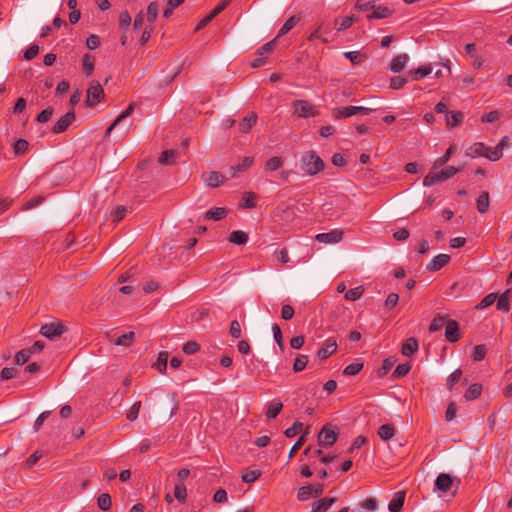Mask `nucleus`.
Masks as SVG:
<instances>
[{
	"label": "nucleus",
	"mask_w": 512,
	"mask_h": 512,
	"mask_svg": "<svg viewBox=\"0 0 512 512\" xmlns=\"http://www.w3.org/2000/svg\"><path fill=\"white\" fill-rule=\"evenodd\" d=\"M509 138L507 136L503 137L500 142L494 147V151L492 152V157H490V161H497L503 155V149L507 145Z\"/></svg>",
	"instance_id": "58836bf2"
},
{
	"label": "nucleus",
	"mask_w": 512,
	"mask_h": 512,
	"mask_svg": "<svg viewBox=\"0 0 512 512\" xmlns=\"http://www.w3.org/2000/svg\"><path fill=\"white\" fill-rule=\"evenodd\" d=\"M75 113L73 110L68 111L65 115H63L53 126L52 132L55 134H60L65 132L68 127L74 122Z\"/></svg>",
	"instance_id": "6e6552de"
},
{
	"label": "nucleus",
	"mask_w": 512,
	"mask_h": 512,
	"mask_svg": "<svg viewBox=\"0 0 512 512\" xmlns=\"http://www.w3.org/2000/svg\"><path fill=\"white\" fill-rule=\"evenodd\" d=\"M14 153L16 155H23L24 153L27 152L28 148H29V142L25 139H18L15 143H14Z\"/></svg>",
	"instance_id": "6e6d98bb"
},
{
	"label": "nucleus",
	"mask_w": 512,
	"mask_h": 512,
	"mask_svg": "<svg viewBox=\"0 0 512 512\" xmlns=\"http://www.w3.org/2000/svg\"><path fill=\"white\" fill-rule=\"evenodd\" d=\"M450 261L448 254H439L435 256L430 263L427 264L426 269L428 271H438L446 266Z\"/></svg>",
	"instance_id": "2eb2a0df"
},
{
	"label": "nucleus",
	"mask_w": 512,
	"mask_h": 512,
	"mask_svg": "<svg viewBox=\"0 0 512 512\" xmlns=\"http://www.w3.org/2000/svg\"><path fill=\"white\" fill-rule=\"evenodd\" d=\"M174 497L180 502L185 503L187 499V489L181 482L177 483L174 487Z\"/></svg>",
	"instance_id": "c03bdc74"
},
{
	"label": "nucleus",
	"mask_w": 512,
	"mask_h": 512,
	"mask_svg": "<svg viewBox=\"0 0 512 512\" xmlns=\"http://www.w3.org/2000/svg\"><path fill=\"white\" fill-rule=\"evenodd\" d=\"M392 14H393V10H391L389 7L382 6V5H378V6L375 5L373 8V11L367 15V18L369 20L384 19V18L390 17Z\"/></svg>",
	"instance_id": "f3484780"
},
{
	"label": "nucleus",
	"mask_w": 512,
	"mask_h": 512,
	"mask_svg": "<svg viewBox=\"0 0 512 512\" xmlns=\"http://www.w3.org/2000/svg\"><path fill=\"white\" fill-rule=\"evenodd\" d=\"M228 241L235 245H245L248 242V235L244 231L234 230L229 234Z\"/></svg>",
	"instance_id": "b1692460"
},
{
	"label": "nucleus",
	"mask_w": 512,
	"mask_h": 512,
	"mask_svg": "<svg viewBox=\"0 0 512 512\" xmlns=\"http://www.w3.org/2000/svg\"><path fill=\"white\" fill-rule=\"evenodd\" d=\"M405 491H399L394 494L392 500L389 503L388 509L390 512H400L405 501Z\"/></svg>",
	"instance_id": "6ab92c4d"
},
{
	"label": "nucleus",
	"mask_w": 512,
	"mask_h": 512,
	"mask_svg": "<svg viewBox=\"0 0 512 512\" xmlns=\"http://www.w3.org/2000/svg\"><path fill=\"white\" fill-rule=\"evenodd\" d=\"M131 16L127 10L122 11L119 15V28L125 30L131 24Z\"/></svg>",
	"instance_id": "774afa93"
},
{
	"label": "nucleus",
	"mask_w": 512,
	"mask_h": 512,
	"mask_svg": "<svg viewBox=\"0 0 512 512\" xmlns=\"http://www.w3.org/2000/svg\"><path fill=\"white\" fill-rule=\"evenodd\" d=\"M461 171V168H456L454 166H446L441 171L437 173H429L424 177L423 185L424 186H432L436 183L445 181L455 174Z\"/></svg>",
	"instance_id": "f03ea898"
},
{
	"label": "nucleus",
	"mask_w": 512,
	"mask_h": 512,
	"mask_svg": "<svg viewBox=\"0 0 512 512\" xmlns=\"http://www.w3.org/2000/svg\"><path fill=\"white\" fill-rule=\"evenodd\" d=\"M407 83L408 79L406 77L395 76L390 79V88L393 90H398L401 89Z\"/></svg>",
	"instance_id": "e2e57ef3"
},
{
	"label": "nucleus",
	"mask_w": 512,
	"mask_h": 512,
	"mask_svg": "<svg viewBox=\"0 0 512 512\" xmlns=\"http://www.w3.org/2000/svg\"><path fill=\"white\" fill-rule=\"evenodd\" d=\"M336 497H325L312 504V512H327L329 508L336 502Z\"/></svg>",
	"instance_id": "a211bd4d"
},
{
	"label": "nucleus",
	"mask_w": 512,
	"mask_h": 512,
	"mask_svg": "<svg viewBox=\"0 0 512 512\" xmlns=\"http://www.w3.org/2000/svg\"><path fill=\"white\" fill-rule=\"evenodd\" d=\"M18 373V369L13 367H4L1 370L0 378L2 381H7L14 378Z\"/></svg>",
	"instance_id": "0e129e2a"
},
{
	"label": "nucleus",
	"mask_w": 512,
	"mask_h": 512,
	"mask_svg": "<svg viewBox=\"0 0 512 512\" xmlns=\"http://www.w3.org/2000/svg\"><path fill=\"white\" fill-rule=\"evenodd\" d=\"M487 354V348L484 344L476 345L472 352V358L475 362L482 361Z\"/></svg>",
	"instance_id": "09e8293b"
},
{
	"label": "nucleus",
	"mask_w": 512,
	"mask_h": 512,
	"mask_svg": "<svg viewBox=\"0 0 512 512\" xmlns=\"http://www.w3.org/2000/svg\"><path fill=\"white\" fill-rule=\"evenodd\" d=\"M254 163L253 157L246 156L242 159V162L236 166H231L229 171L231 172V177L235 178L238 173L244 172L248 170Z\"/></svg>",
	"instance_id": "aec40b11"
},
{
	"label": "nucleus",
	"mask_w": 512,
	"mask_h": 512,
	"mask_svg": "<svg viewBox=\"0 0 512 512\" xmlns=\"http://www.w3.org/2000/svg\"><path fill=\"white\" fill-rule=\"evenodd\" d=\"M67 331V328L60 322H52L45 324L41 327L40 333L44 337L55 340L62 336Z\"/></svg>",
	"instance_id": "39448f33"
},
{
	"label": "nucleus",
	"mask_w": 512,
	"mask_h": 512,
	"mask_svg": "<svg viewBox=\"0 0 512 512\" xmlns=\"http://www.w3.org/2000/svg\"><path fill=\"white\" fill-rule=\"evenodd\" d=\"M356 21V17L354 15L345 16L343 18L336 19L334 23V27L337 32L347 30L352 26V24Z\"/></svg>",
	"instance_id": "a878e982"
},
{
	"label": "nucleus",
	"mask_w": 512,
	"mask_h": 512,
	"mask_svg": "<svg viewBox=\"0 0 512 512\" xmlns=\"http://www.w3.org/2000/svg\"><path fill=\"white\" fill-rule=\"evenodd\" d=\"M326 167L325 162L314 150L306 151L300 158L299 168L308 176H315Z\"/></svg>",
	"instance_id": "f257e3e1"
},
{
	"label": "nucleus",
	"mask_w": 512,
	"mask_h": 512,
	"mask_svg": "<svg viewBox=\"0 0 512 512\" xmlns=\"http://www.w3.org/2000/svg\"><path fill=\"white\" fill-rule=\"evenodd\" d=\"M227 209L224 207H215L206 211L204 218L206 220L219 221L227 216Z\"/></svg>",
	"instance_id": "4be33fe9"
},
{
	"label": "nucleus",
	"mask_w": 512,
	"mask_h": 512,
	"mask_svg": "<svg viewBox=\"0 0 512 512\" xmlns=\"http://www.w3.org/2000/svg\"><path fill=\"white\" fill-rule=\"evenodd\" d=\"M134 107H135V104L134 103H130L126 109L121 112L117 118L110 124V126L107 128L106 132H105V136L107 137L111 131L118 125H120L122 122H124L128 117L131 116V114L133 113L134 111Z\"/></svg>",
	"instance_id": "ddd939ff"
},
{
	"label": "nucleus",
	"mask_w": 512,
	"mask_h": 512,
	"mask_svg": "<svg viewBox=\"0 0 512 512\" xmlns=\"http://www.w3.org/2000/svg\"><path fill=\"white\" fill-rule=\"evenodd\" d=\"M177 156H178V152L176 150H173V149L165 150L162 152L158 161L162 165H171L172 163H174Z\"/></svg>",
	"instance_id": "72a5a7b5"
},
{
	"label": "nucleus",
	"mask_w": 512,
	"mask_h": 512,
	"mask_svg": "<svg viewBox=\"0 0 512 512\" xmlns=\"http://www.w3.org/2000/svg\"><path fill=\"white\" fill-rule=\"evenodd\" d=\"M205 184L210 188H216L224 184L227 178L220 172L211 171L202 175Z\"/></svg>",
	"instance_id": "9d476101"
},
{
	"label": "nucleus",
	"mask_w": 512,
	"mask_h": 512,
	"mask_svg": "<svg viewBox=\"0 0 512 512\" xmlns=\"http://www.w3.org/2000/svg\"><path fill=\"white\" fill-rule=\"evenodd\" d=\"M97 505L100 510L108 511L111 508V497L108 493H102L97 499Z\"/></svg>",
	"instance_id": "de8ad7c7"
},
{
	"label": "nucleus",
	"mask_w": 512,
	"mask_h": 512,
	"mask_svg": "<svg viewBox=\"0 0 512 512\" xmlns=\"http://www.w3.org/2000/svg\"><path fill=\"white\" fill-rule=\"evenodd\" d=\"M272 331H273L274 339H275L277 345L279 346L280 350L283 351L284 350V341H283V335H282L280 326L276 323L273 324Z\"/></svg>",
	"instance_id": "052dcab7"
},
{
	"label": "nucleus",
	"mask_w": 512,
	"mask_h": 512,
	"mask_svg": "<svg viewBox=\"0 0 512 512\" xmlns=\"http://www.w3.org/2000/svg\"><path fill=\"white\" fill-rule=\"evenodd\" d=\"M510 293L511 290L504 291L498 298L496 308L503 312L510 310Z\"/></svg>",
	"instance_id": "bb28decb"
},
{
	"label": "nucleus",
	"mask_w": 512,
	"mask_h": 512,
	"mask_svg": "<svg viewBox=\"0 0 512 512\" xmlns=\"http://www.w3.org/2000/svg\"><path fill=\"white\" fill-rule=\"evenodd\" d=\"M53 113H54L53 107L49 106V107L45 108L44 110H42L36 116V121L39 123H46L52 118Z\"/></svg>",
	"instance_id": "4d7b16f0"
},
{
	"label": "nucleus",
	"mask_w": 512,
	"mask_h": 512,
	"mask_svg": "<svg viewBox=\"0 0 512 512\" xmlns=\"http://www.w3.org/2000/svg\"><path fill=\"white\" fill-rule=\"evenodd\" d=\"M159 13V4L156 1L151 2L147 7V21L148 24L153 25Z\"/></svg>",
	"instance_id": "ea45409f"
},
{
	"label": "nucleus",
	"mask_w": 512,
	"mask_h": 512,
	"mask_svg": "<svg viewBox=\"0 0 512 512\" xmlns=\"http://www.w3.org/2000/svg\"><path fill=\"white\" fill-rule=\"evenodd\" d=\"M168 357H169V354L166 351H162L158 354V358H157L155 366H156L157 370L162 374H165L167 371Z\"/></svg>",
	"instance_id": "a19ab883"
},
{
	"label": "nucleus",
	"mask_w": 512,
	"mask_h": 512,
	"mask_svg": "<svg viewBox=\"0 0 512 512\" xmlns=\"http://www.w3.org/2000/svg\"><path fill=\"white\" fill-rule=\"evenodd\" d=\"M408 60L409 56L405 53L395 56L389 64L390 71L393 73L401 72L405 68Z\"/></svg>",
	"instance_id": "dca6fc26"
},
{
	"label": "nucleus",
	"mask_w": 512,
	"mask_h": 512,
	"mask_svg": "<svg viewBox=\"0 0 512 512\" xmlns=\"http://www.w3.org/2000/svg\"><path fill=\"white\" fill-rule=\"evenodd\" d=\"M30 357H31V355H30L29 351L26 348L22 349L16 353L15 363L17 365H23L30 359Z\"/></svg>",
	"instance_id": "338daca9"
},
{
	"label": "nucleus",
	"mask_w": 512,
	"mask_h": 512,
	"mask_svg": "<svg viewBox=\"0 0 512 512\" xmlns=\"http://www.w3.org/2000/svg\"><path fill=\"white\" fill-rule=\"evenodd\" d=\"M445 338L450 343H455L461 338L459 325L456 320L449 319L446 321Z\"/></svg>",
	"instance_id": "1a4fd4ad"
},
{
	"label": "nucleus",
	"mask_w": 512,
	"mask_h": 512,
	"mask_svg": "<svg viewBox=\"0 0 512 512\" xmlns=\"http://www.w3.org/2000/svg\"><path fill=\"white\" fill-rule=\"evenodd\" d=\"M105 96L104 89L98 81L93 80L86 92L85 103L87 107H95Z\"/></svg>",
	"instance_id": "20e7f679"
},
{
	"label": "nucleus",
	"mask_w": 512,
	"mask_h": 512,
	"mask_svg": "<svg viewBox=\"0 0 512 512\" xmlns=\"http://www.w3.org/2000/svg\"><path fill=\"white\" fill-rule=\"evenodd\" d=\"M419 348V344L416 338L410 337L404 341L401 348V353L404 356L413 355Z\"/></svg>",
	"instance_id": "412c9836"
},
{
	"label": "nucleus",
	"mask_w": 512,
	"mask_h": 512,
	"mask_svg": "<svg viewBox=\"0 0 512 512\" xmlns=\"http://www.w3.org/2000/svg\"><path fill=\"white\" fill-rule=\"evenodd\" d=\"M300 19V15H293L290 18H288L283 24V26L279 29L276 39L282 37L283 35L287 34L290 30H292L295 27V25L300 21Z\"/></svg>",
	"instance_id": "5701e85b"
},
{
	"label": "nucleus",
	"mask_w": 512,
	"mask_h": 512,
	"mask_svg": "<svg viewBox=\"0 0 512 512\" xmlns=\"http://www.w3.org/2000/svg\"><path fill=\"white\" fill-rule=\"evenodd\" d=\"M338 439V433L331 428L330 424H326L322 427L318 434V444L323 447H330Z\"/></svg>",
	"instance_id": "423d86ee"
},
{
	"label": "nucleus",
	"mask_w": 512,
	"mask_h": 512,
	"mask_svg": "<svg viewBox=\"0 0 512 512\" xmlns=\"http://www.w3.org/2000/svg\"><path fill=\"white\" fill-rule=\"evenodd\" d=\"M128 212V208L124 205L118 206L114 211L111 213V220L114 223L120 222L125 215Z\"/></svg>",
	"instance_id": "3c124183"
},
{
	"label": "nucleus",
	"mask_w": 512,
	"mask_h": 512,
	"mask_svg": "<svg viewBox=\"0 0 512 512\" xmlns=\"http://www.w3.org/2000/svg\"><path fill=\"white\" fill-rule=\"evenodd\" d=\"M257 195L254 192H245L242 195L241 208H254L256 206Z\"/></svg>",
	"instance_id": "4c0bfd02"
},
{
	"label": "nucleus",
	"mask_w": 512,
	"mask_h": 512,
	"mask_svg": "<svg viewBox=\"0 0 512 512\" xmlns=\"http://www.w3.org/2000/svg\"><path fill=\"white\" fill-rule=\"evenodd\" d=\"M261 476V471L258 469L247 471L242 475V481L245 483H253Z\"/></svg>",
	"instance_id": "680f3d73"
},
{
	"label": "nucleus",
	"mask_w": 512,
	"mask_h": 512,
	"mask_svg": "<svg viewBox=\"0 0 512 512\" xmlns=\"http://www.w3.org/2000/svg\"><path fill=\"white\" fill-rule=\"evenodd\" d=\"M308 364V356L300 354L296 357L294 364H293V371L294 372H300L303 371Z\"/></svg>",
	"instance_id": "8fccbe9b"
},
{
	"label": "nucleus",
	"mask_w": 512,
	"mask_h": 512,
	"mask_svg": "<svg viewBox=\"0 0 512 512\" xmlns=\"http://www.w3.org/2000/svg\"><path fill=\"white\" fill-rule=\"evenodd\" d=\"M257 118V114L254 112L246 116L239 124L240 131L242 133H248L251 130V128L256 124Z\"/></svg>",
	"instance_id": "393cba45"
},
{
	"label": "nucleus",
	"mask_w": 512,
	"mask_h": 512,
	"mask_svg": "<svg viewBox=\"0 0 512 512\" xmlns=\"http://www.w3.org/2000/svg\"><path fill=\"white\" fill-rule=\"evenodd\" d=\"M489 205H490L489 193L487 191L481 192L479 197L476 200L477 210L480 213H485L488 211Z\"/></svg>",
	"instance_id": "c756f323"
},
{
	"label": "nucleus",
	"mask_w": 512,
	"mask_h": 512,
	"mask_svg": "<svg viewBox=\"0 0 512 512\" xmlns=\"http://www.w3.org/2000/svg\"><path fill=\"white\" fill-rule=\"evenodd\" d=\"M464 115L460 111L449 112L446 116V124L449 127H456L463 121Z\"/></svg>",
	"instance_id": "473e14b6"
},
{
	"label": "nucleus",
	"mask_w": 512,
	"mask_h": 512,
	"mask_svg": "<svg viewBox=\"0 0 512 512\" xmlns=\"http://www.w3.org/2000/svg\"><path fill=\"white\" fill-rule=\"evenodd\" d=\"M355 110V106L337 107L333 110V117L335 119L348 118L356 115Z\"/></svg>",
	"instance_id": "c85d7f7f"
},
{
	"label": "nucleus",
	"mask_w": 512,
	"mask_h": 512,
	"mask_svg": "<svg viewBox=\"0 0 512 512\" xmlns=\"http://www.w3.org/2000/svg\"><path fill=\"white\" fill-rule=\"evenodd\" d=\"M377 433L382 440L388 441L394 436L395 428L391 424H384L378 428Z\"/></svg>",
	"instance_id": "f704fd0d"
},
{
	"label": "nucleus",
	"mask_w": 512,
	"mask_h": 512,
	"mask_svg": "<svg viewBox=\"0 0 512 512\" xmlns=\"http://www.w3.org/2000/svg\"><path fill=\"white\" fill-rule=\"evenodd\" d=\"M343 238V231L339 229H334L327 233H319L316 235L315 239L320 243L331 244L338 243Z\"/></svg>",
	"instance_id": "9b49d317"
},
{
	"label": "nucleus",
	"mask_w": 512,
	"mask_h": 512,
	"mask_svg": "<svg viewBox=\"0 0 512 512\" xmlns=\"http://www.w3.org/2000/svg\"><path fill=\"white\" fill-rule=\"evenodd\" d=\"M95 58L93 55L86 53L82 57V68L86 76H90L94 71Z\"/></svg>",
	"instance_id": "cd10ccee"
},
{
	"label": "nucleus",
	"mask_w": 512,
	"mask_h": 512,
	"mask_svg": "<svg viewBox=\"0 0 512 512\" xmlns=\"http://www.w3.org/2000/svg\"><path fill=\"white\" fill-rule=\"evenodd\" d=\"M135 338V333L133 331H129L127 333H124L120 337H118L114 344L117 346H130Z\"/></svg>",
	"instance_id": "37998d69"
},
{
	"label": "nucleus",
	"mask_w": 512,
	"mask_h": 512,
	"mask_svg": "<svg viewBox=\"0 0 512 512\" xmlns=\"http://www.w3.org/2000/svg\"><path fill=\"white\" fill-rule=\"evenodd\" d=\"M446 316L442 314H436L429 326V332L434 333L441 330L446 325Z\"/></svg>",
	"instance_id": "c9c22d12"
},
{
	"label": "nucleus",
	"mask_w": 512,
	"mask_h": 512,
	"mask_svg": "<svg viewBox=\"0 0 512 512\" xmlns=\"http://www.w3.org/2000/svg\"><path fill=\"white\" fill-rule=\"evenodd\" d=\"M462 370L460 368L453 371L447 379V387L451 390L461 379Z\"/></svg>",
	"instance_id": "13d9d810"
},
{
	"label": "nucleus",
	"mask_w": 512,
	"mask_h": 512,
	"mask_svg": "<svg viewBox=\"0 0 512 512\" xmlns=\"http://www.w3.org/2000/svg\"><path fill=\"white\" fill-rule=\"evenodd\" d=\"M482 392V385L479 383H474L469 386V388L466 390L464 394V398L467 401H473L477 399Z\"/></svg>",
	"instance_id": "2f4dec72"
},
{
	"label": "nucleus",
	"mask_w": 512,
	"mask_h": 512,
	"mask_svg": "<svg viewBox=\"0 0 512 512\" xmlns=\"http://www.w3.org/2000/svg\"><path fill=\"white\" fill-rule=\"evenodd\" d=\"M494 151V147L486 146L482 142L474 143L467 151L466 155L472 158L476 157H486L490 160L492 157V152Z\"/></svg>",
	"instance_id": "0eeeda50"
},
{
	"label": "nucleus",
	"mask_w": 512,
	"mask_h": 512,
	"mask_svg": "<svg viewBox=\"0 0 512 512\" xmlns=\"http://www.w3.org/2000/svg\"><path fill=\"white\" fill-rule=\"evenodd\" d=\"M283 159L279 156L271 157L266 163H265V170L266 171H276L280 169L283 166Z\"/></svg>",
	"instance_id": "79ce46f5"
},
{
	"label": "nucleus",
	"mask_w": 512,
	"mask_h": 512,
	"mask_svg": "<svg viewBox=\"0 0 512 512\" xmlns=\"http://www.w3.org/2000/svg\"><path fill=\"white\" fill-rule=\"evenodd\" d=\"M337 350V342L333 338H328L324 345L318 350L317 357L321 360L327 359Z\"/></svg>",
	"instance_id": "f8f14e48"
},
{
	"label": "nucleus",
	"mask_w": 512,
	"mask_h": 512,
	"mask_svg": "<svg viewBox=\"0 0 512 512\" xmlns=\"http://www.w3.org/2000/svg\"><path fill=\"white\" fill-rule=\"evenodd\" d=\"M182 350L187 355H192L200 350V345L195 341H188L182 347Z\"/></svg>",
	"instance_id": "69168bd1"
},
{
	"label": "nucleus",
	"mask_w": 512,
	"mask_h": 512,
	"mask_svg": "<svg viewBox=\"0 0 512 512\" xmlns=\"http://www.w3.org/2000/svg\"><path fill=\"white\" fill-rule=\"evenodd\" d=\"M453 484V478L447 473H441L435 480V488L441 492H448Z\"/></svg>",
	"instance_id": "4468645a"
},
{
	"label": "nucleus",
	"mask_w": 512,
	"mask_h": 512,
	"mask_svg": "<svg viewBox=\"0 0 512 512\" xmlns=\"http://www.w3.org/2000/svg\"><path fill=\"white\" fill-rule=\"evenodd\" d=\"M364 292V287L359 285L355 288L348 290L344 296V298L348 301H356L358 300Z\"/></svg>",
	"instance_id": "49530a36"
},
{
	"label": "nucleus",
	"mask_w": 512,
	"mask_h": 512,
	"mask_svg": "<svg viewBox=\"0 0 512 512\" xmlns=\"http://www.w3.org/2000/svg\"><path fill=\"white\" fill-rule=\"evenodd\" d=\"M498 295L496 293H490L486 295L476 306V309H486L491 306L497 299Z\"/></svg>",
	"instance_id": "5fc2aeb1"
},
{
	"label": "nucleus",
	"mask_w": 512,
	"mask_h": 512,
	"mask_svg": "<svg viewBox=\"0 0 512 512\" xmlns=\"http://www.w3.org/2000/svg\"><path fill=\"white\" fill-rule=\"evenodd\" d=\"M411 369V365L409 363L399 364L394 371L392 372L393 378H401L406 376Z\"/></svg>",
	"instance_id": "864d4df0"
},
{
	"label": "nucleus",
	"mask_w": 512,
	"mask_h": 512,
	"mask_svg": "<svg viewBox=\"0 0 512 512\" xmlns=\"http://www.w3.org/2000/svg\"><path fill=\"white\" fill-rule=\"evenodd\" d=\"M292 115L297 118H309L318 114L317 110L306 100H294L291 103Z\"/></svg>",
	"instance_id": "7ed1b4c3"
},
{
	"label": "nucleus",
	"mask_w": 512,
	"mask_h": 512,
	"mask_svg": "<svg viewBox=\"0 0 512 512\" xmlns=\"http://www.w3.org/2000/svg\"><path fill=\"white\" fill-rule=\"evenodd\" d=\"M396 359L394 357H389L383 360L381 367L378 369V376H385L394 366Z\"/></svg>",
	"instance_id": "a18cd8bd"
},
{
	"label": "nucleus",
	"mask_w": 512,
	"mask_h": 512,
	"mask_svg": "<svg viewBox=\"0 0 512 512\" xmlns=\"http://www.w3.org/2000/svg\"><path fill=\"white\" fill-rule=\"evenodd\" d=\"M283 408V404L280 401H272L266 411V417L268 419H274L278 416V414L281 412Z\"/></svg>",
	"instance_id": "e433bc0d"
},
{
	"label": "nucleus",
	"mask_w": 512,
	"mask_h": 512,
	"mask_svg": "<svg viewBox=\"0 0 512 512\" xmlns=\"http://www.w3.org/2000/svg\"><path fill=\"white\" fill-rule=\"evenodd\" d=\"M303 428V424L300 421H295L294 424L284 431V435L287 438L295 437Z\"/></svg>",
	"instance_id": "bf43d9fd"
},
{
	"label": "nucleus",
	"mask_w": 512,
	"mask_h": 512,
	"mask_svg": "<svg viewBox=\"0 0 512 512\" xmlns=\"http://www.w3.org/2000/svg\"><path fill=\"white\" fill-rule=\"evenodd\" d=\"M362 368L363 363L361 362L351 363L344 368L343 374L346 376H355L362 370Z\"/></svg>",
	"instance_id": "603ef678"
},
{
	"label": "nucleus",
	"mask_w": 512,
	"mask_h": 512,
	"mask_svg": "<svg viewBox=\"0 0 512 512\" xmlns=\"http://www.w3.org/2000/svg\"><path fill=\"white\" fill-rule=\"evenodd\" d=\"M432 72V68L430 65L421 66L416 69H412L409 71V75L411 76L412 80L418 81L421 78H424L428 76Z\"/></svg>",
	"instance_id": "7c9ffc66"
}]
</instances>
